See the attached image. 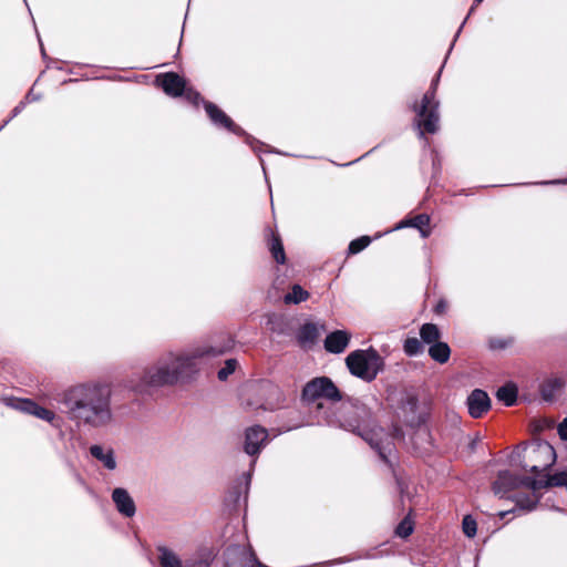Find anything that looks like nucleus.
<instances>
[{"instance_id":"7ed1b4c3","label":"nucleus","mask_w":567,"mask_h":567,"mask_svg":"<svg viewBox=\"0 0 567 567\" xmlns=\"http://www.w3.org/2000/svg\"><path fill=\"white\" fill-rule=\"evenodd\" d=\"M518 456L522 458L520 466L526 472L534 473L535 477L517 480L512 474L504 472L499 474L497 481L494 483L493 489L495 495L503 497L513 488L523 486L530 488V485H528L530 481L547 480L549 476L545 475V472L556 460L555 450L547 442L530 443L518 451Z\"/></svg>"},{"instance_id":"dca6fc26","label":"nucleus","mask_w":567,"mask_h":567,"mask_svg":"<svg viewBox=\"0 0 567 567\" xmlns=\"http://www.w3.org/2000/svg\"><path fill=\"white\" fill-rule=\"evenodd\" d=\"M429 354L433 360L445 363L450 359L451 350L447 343L439 341L430 347Z\"/></svg>"},{"instance_id":"0eeeda50","label":"nucleus","mask_w":567,"mask_h":567,"mask_svg":"<svg viewBox=\"0 0 567 567\" xmlns=\"http://www.w3.org/2000/svg\"><path fill=\"white\" fill-rule=\"evenodd\" d=\"M436 102L434 101V94L427 93L422 100V105L417 112L419 125L429 133H433L437 128L439 117L435 113Z\"/></svg>"},{"instance_id":"c85d7f7f","label":"nucleus","mask_w":567,"mask_h":567,"mask_svg":"<svg viewBox=\"0 0 567 567\" xmlns=\"http://www.w3.org/2000/svg\"><path fill=\"white\" fill-rule=\"evenodd\" d=\"M558 433L563 440H567V420H564L558 426Z\"/></svg>"},{"instance_id":"20e7f679","label":"nucleus","mask_w":567,"mask_h":567,"mask_svg":"<svg viewBox=\"0 0 567 567\" xmlns=\"http://www.w3.org/2000/svg\"><path fill=\"white\" fill-rule=\"evenodd\" d=\"M347 367L351 374L372 381L383 369V360L373 349L355 350L346 359Z\"/></svg>"},{"instance_id":"b1692460","label":"nucleus","mask_w":567,"mask_h":567,"mask_svg":"<svg viewBox=\"0 0 567 567\" xmlns=\"http://www.w3.org/2000/svg\"><path fill=\"white\" fill-rule=\"evenodd\" d=\"M462 529L467 537H474L476 535L477 529L476 520L472 516L466 515L463 518Z\"/></svg>"},{"instance_id":"9b49d317","label":"nucleus","mask_w":567,"mask_h":567,"mask_svg":"<svg viewBox=\"0 0 567 567\" xmlns=\"http://www.w3.org/2000/svg\"><path fill=\"white\" fill-rule=\"evenodd\" d=\"M112 501L120 514L132 517L135 514V503L130 493L122 487H117L112 492Z\"/></svg>"},{"instance_id":"4be33fe9","label":"nucleus","mask_w":567,"mask_h":567,"mask_svg":"<svg viewBox=\"0 0 567 567\" xmlns=\"http://www.w3.org/2000/svg\"><path fill=\"white\" fill-rule=\"evenodd\" d=\"M414 523L410 517H405L396 527L395 534L401 538H406L413 532Z\"/></svg>"},{"instance_id":"f8f14e48","label":"nucleus","mask_w":567,"mask_h":567,"mask_svg":"<svg viewBox=\"0 0 567 567\" xmlns=\"http://www.w3.org/2000/svg\"><path fill=\"white\" fill-rule=\"evenodd\" d=\"M227 567H267L258 563L255 556L238 549L230 550L227 557Z\"/></svg>"},{"instance_id":"c756f323","label":"nucleus","mask_w":567,"mask_h":567,"mask_svg":"<svg viewBox=\"0 0 567 567\" xmlns=\"http://www.w3.org/2000/svg\"><path fill=\"white\" fill-rule=\"evenodd\" d=\"M447 308V302L444 301V300H441L437 302L436 307H435V311L437 313H442L445 311V309Z\"/></svg>"},{"instance_id":"4468645a","label":"nucleus","mask_w":567,"mask_h":567,"mask_svg":"<svg viewBox=\"0 0 567 567\" xmlns=\"http://www.w3.org/2000/svg\"><path fill=\"white\" fill-rule=\"evenodd\" d=\"M91 455L100 461L105 468L109 471H114L116 468V458L115 453L111 447H105L102 445H92L90 447Z\"/></svg>"},{"instance_id":"39448f33","label":"nucleus","mask_w":567,"mask_h":567,"mask_svg":"<svg viewBox=\"0 0 567 567\" xmlns=\"http://www.w3.org/2000/svg\"><path fill=\"white\" fill-rule=\"evenodd\" d=\"M3 402L8 406L24 411L53 425H58L59 422L61 421V419L53 411L42 408L29 400L4 398Z\"/></svg>"},{"instance_id":"412c9836","label":"nucleus","mask_w":567,"mask_h":567,"mask_svg":"<svg viewBox=\"0 0 567 567\" xmlns=\"http://www.w3.org/2000/svg\"><path fill=\"white\" fill-rule=\"evenodd\" d=\"M309 298L308 291H306L301 286L295 285L292 286L290 292L285 296L286 303H299Z\"/></svg>"},{"instance_id":"5701e85b","label":"nucleus","mask_w":567,"mask_h":567,"mask_svg":"<svg viewBox=\"0 0 567 567\" xmlns=\"http://www.w3.org/2000/svg\"><path fill=\"white\" fill-rule=\"evenodd\" d=\"M371 243V239L369 236H362L358 239H354L349 245V252L350 254H358L361 250H363L365 247H368Z\"/></svg>"},{"instance_id":"6e6552de","label":"nucleus","mask_w":567,"mask_h":567,"mask_svg":"<svg viewBox=\"0 0 567 567\" xmlns=\"http://www.w3.org/2000/svg\"><path fill=\"white\" fill-rule=\"evenodd\" d=\"M268 437L267 431L259 426L247 430L245 437V451L249 455L258 454Z\"/></svg>"},{"instance_id":"ddd939ff","label":"nucleus","mask_w":567,"mask_h":567,"mask_svg":"<svg viewBox=\"0 0 567 567\" xmlns=\"http://www.w3.org/2000/svg\"><path fill=\"white\" fill-rule=\"evenodd\" d=\"M350 341V333L344 330H337L327 336L324 347L331 353L344 351Z\"/></svg>"},{"instance_id":"cd10ccee","label":"nucleus","mask_w":567,"mask_h":567,"mask_svg":"<svg viewBox=\"0 0 567 567\" xmlns=\"http://www.w3.org/2000/svg\"><path fill=\"white\" fill-rule=\"evenodd\" d=\"M561 388V382L559 380H550L543 386V395L548 399L553 395V391L559 390Z\"/></svg>"},{"instance_id":"423d86ee","label":"nucleus","mask_w":567,"mask_h":567,"mask_svg":"<svg viewBox=\"0 0 567 567\" xmlns=\"http://www.w3.org/2000/svg\"><path fill=\"white\" fill-rule=\"evenodd\" d=\"M302 396L308 401H315L320 398L338 400L339 392L328 378H317L306 384Z\"/></svg>"},{"instance_id":"6ab92c4d","label":"nucleus","mask_w":567,"mask_h":567,"mask_svg":"<svg viewBox=\"0 0 567 567\" xmlns=\"http://www.w3.org/2000/svg\"><path fill=\"white\" fill-rule=\"evenodd\" d=\"M420 336L423 342L432 346L439 342L441 332L437 326L433 323H424L420 329Z\"/></svg>"},{"instance_id":"1a4fd4ad","label":"nucleus","mask_w":567,"mask_h":567,"mask_svg":"<svg viewBox=\"0 0 567 567\" xmlns=\"http://www.w3.org/2000/svg\"><path fill=\"white\" fill-rule=\"evenodd\" d=\"M491 401L486 392L474 390L467 398L468 413L473 417H481L489 410Z\"/></svg>"},{"instance_id":"f3484780","label":"nucleus","mask_w":567,"mask_h":567,"mask_svg":"<svg viewBox=\"0 0 567 567\" xmlns=\"http://www.w3.org/2000/svg\"><path fill=\"white\" fill-rule=\"evenodd\" d=\"M429 223H430L429 216L419 215L409 221L401 223L400 225H398L395 227V229H399L401 227L411 226V227L417 228L421 231L422 237H427L430 234Z\"/></svg>"},{"instance_id":"9d476101","label":"nucleus","mask_w":567,"mask_h":567,"mask_svg":"<svg viewBox=\"0 0 567 567\" xmlns=\"http://www.w3.org/2000/svg\"><path fill=\"white\" fill-rule=\"evenodd\" d=\"M156 81L162 85L164 92L171 96L182 95L186 86L185 80L173 72L158 75Z\"/></svg>"},{"instance_id":"a878e982","label":"nucleus","mask_w":567,"mask_h":567,"mask_svg":"<svg viewBox=\"0 0 567 567\" xmlns=\"http://www.w3.org/2000/svg\"><path fill=\"white\" fill-rule=\"evenodd\" d=\"M237 368V361L229 359L226 361L225 367L218 372L219 380H226Z\"/></svg>"},{"instance_id":"f257e3e1","label":"nucleus","mask_w":567,"mask_h":567,"mask_svg":"<svg viewBox=\"0 0 567 567\" xmlns=\"http://www.w3.org/2000/svg\"><path fill=\"white\" fill-rule=\"evenodd\" d=\"M111 399L110 385L101 382L74 384L60 394V401L71 417L94 429L105 427L113 422Z\"/></svg>"},{"instance_id":"2eb2a0df","label":"nucleus","mask_w":567,"mask_h":567,"mask_svg":"<svg viewBox=\"0 0 567 567\" xmlns=\"http://www.w3.org/2000/svg\"><path fill=\"white\" fill-rule=\"evenodd\" d=\"M518 389L514 383H506L501 386L496 392V398L505 403V405L511 406L516 402Z\"/></svg>"},{"instance_id":"a211bd4d","label":"nucleus","mask_w":567,"mask_h":567,"mask_svg":"<svg viewBox=\"0 0 567 567\" xmlns=\"http://www.w3.org/2000/svg\"><path fill=\"white\" fill-rule=\"evenodd\" d=\"M205 107H206L207 114L209 115L212 121H214L216 124H220L227 128L233 127V122L230 121V118L223 111H220L216 105H214L212 103H207Z\"/></svg>"},{"instance_id":"393cba45","label":"nucleus","mask_w":567,"mask_h":567,"mask_svg":"<svg viewBox=\"0 0 567 567\" xmlns=\"http://www.w3.org/2000/svg\"><path fill=\"white\" fill-rule=\"evenodd\" d=\"M404 351L409 355H416L422 351L421 342L416 338H409L404 343Z\"/></svg>"},{"instance_id":"f03ea898","label":"nucleus","mask_w":567,"mask_h":567,"mask_svg":"<svg viewBox=\"0 0 567 567\" xmlns=\"http://www.w3.org/2000/svg\"><path fill=\"white\" fill-rule=\"evenodd\" d=\"M208 353L209 350L205 348L165 352L145 370L143 382L150 386L176 384L181 379L193 372L199 360Z\"/></svg>"},{"instance_id":"aec40b11","label":"nucleus","mask_w":567,"mask_h":567,"mask_svg":"<svg viewBox=\"0 0 567 567\" xmlns=\"http://www.w3.org/2000/svg\"><path fill=\"white\" fill-rule=\"evenodd\" d=\"M159 563L162 567H182V561L177 555L167 548L159 549Z\"/></svg>"},{"instance_id":"bb28decb","label":"nucleus","mask_w":567,"mask_h":567,"mask_svg":"<svg viewBox=\"0 0 567 567\" xmlns=\"http://www.w3.org/2000/svg\"><path fill=\"white\" fill-rule=\"evenodd\" d=\"M271 252H272V256L274 258L282 264L285 262V252H284V247L281 245V243L278 240V239H275L271 244Z\"/></svg>"}]
</instances>
